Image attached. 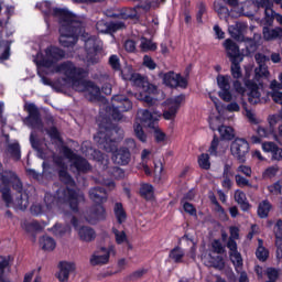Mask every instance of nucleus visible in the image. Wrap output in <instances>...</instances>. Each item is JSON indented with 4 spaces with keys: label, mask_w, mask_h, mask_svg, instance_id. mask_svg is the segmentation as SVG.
<instances>
[{
    "label": "nucleus",
    "mask_w": 282,
    "mask_h": 282,
    "mask_svg": "<svg viewBox=\"0 0 282 282\" xmlns=\"http://www.w3.org/2000/svg\"><path fill=\"white\" fill-rule=\"evenodd\" d=\"M65 58V51L56 46H48L43 53H37L34 58V63L39 68L41 67H53L54 74H63L65 78H59L55 82H51L47 77L41 75V83L53 87L56 91H65L66 89H74V91L84 93L87 100L90 102H96L102 98L100 93V87L96 86L93 82L85 80V69L78 68L72 62H64L59 65H56L58 61Z\"/></svg>",
    "instance_id": "f257e3e1"
},
{
    "label": "nucleus",
    "mask_w": 282,
    "mask_h": 282,
    "mask_svg": "<svg viewBox=\"0 0 282 282\" xmlns=\"http://www.w3.org/2000/svg\"><path fill=\"white\" fill-rule=\"evenodd\" d=\"M40 10H42L44 14H53V17L59 19V44L63 47L76 45L78 37L82 36L86 50L85 63H87V65H96V63H99L100 56H98V53L102 50V42L98 37L85 32L83 22H80L76 15L67 9H52V2L50 1L41 2Z\"/></svg>",
    "instance_id": "f03ea898"
},
{
    "label": "nucleus",
    "mask_w": 282,
    "mask_h": 282,
    "mask_svg": "<svg viewBox=\"0 0 282 282\" xmlns=\"http://www.w3.org/2000/svg\"><path fill=\"white\" fill-rule=\"evenodd\" d=\"M85 202V194L80 191H74L69 187L59 188L56 192V196L52 194H45L44 203L45 206L35 203L31 206V214L39 217V215H47V213H54V208L58 210H65L70 208L73 213L78 212V204Z\"/></svg>",
    "instance_id": "7ed1b4c3"
},
{
    "label": "nucleus",
    "mask_w": 282,
    "mask_h": 282,
    "mask_svg": "<svg viewBox=\"0 0 282 282\" xmlns=\"http://www.w3.org/2000/svg\"><path fill=\"white\" fill-rule=\"evenodd\" d=\"M124 132L120 128H109L99 124V132L94 137L95 142L99 144V149H104L107 153L112 154V162L119 166H127L131 162V152L121 148L118 150V142L122 140Z\"/></svg>",
    "instance_id": "20e7f679"
},
{
    "label": "nucleus",
    "mask_w": 282,
    "mask_h": 282,
    "mask_svg": "<svg viewBox=\"0 0 282 282\" xmlns=\"http://www.w3.org/2000/svg\"><path fill=\"white\" fill-rule=\"evenodd\" d=\"M160 118H162V112L158 110L150 111L141 109L137 112L134 133L141 142H147V134L144 133V130H142L141 124H143V127H149V129H154V138L156 142H164L166 140V134L158 128Z\"/></svg>",
    "instance_id": "39448f33"
},
{
    "label": "nucleus",
    "mask_w": 282,
    "mask_h": 282,
    "mask_svg": "<svg viewBox=\"0 0 282 282\" xmlns=\"http://www.w3.org/2000/svg\"><path fill=\"white\" fill-rule=\"evenodd\" d=\"M9 175L11 176L10 184H12L15 194L12 195V193H10V186L0 188L7 208L28 210V207L30 206V195L28 194V191L23 189V183H21V180L15 173L9 172Z\"/></svg>",
    "instance_id": "423d86ee"
},
{
    "label": "nucleus",
    "mask_w": 282,
    "mask_h": 282,
    "mask_svg": "<svg viewBox=\"0 0 282 282\" xmlns=\"http://www.w3.org/2000/svg\"><path fill=\"white\" fill-rule=\"evenodd\" d=\"M63 153L65 158L53 156V160L55 164L62 169L59 171V180L68 186H74V180H72V176L67 173V164L65 163V160H68V162H70V167L77 170L78 173H87V171L91 169V165H89L87 160L74 154L69 148L64 147Z\"/></svg>",
    "instance_id": "0eeeda50"
},
{
    "label": "nucleus",
    "mask_w": 282,
    "mask_h": 282,
    "mask_svg": "<svg viewBox=\"0 0 282 282\" xmlns=\"http://www.w3.org/2000/svg\"><path fill=\"white\" fill-rule=\"evenodd\" d=\"M126 80H130L134 87H138L139 93L134 94L137 100H143L150 107H155L158 105V99H155V94H158V86L149 83V80L142 77L140 74H131L124 77Z\"/></svg>",
    "instance_id": "6e6552de"
},
{
    "label": "nucleus",
    "mask_w": 282,
    "mask_h": 282,
    "mask_svg": "<svg viewBox=\"0 0 282 282\" xmlns=\"http://www.w3.org/2000/svg\"><path fill=\"white\" fill-rule=\"evenodd\" d=\"M89 197L97 205L86 212L85 218L88 224H96V221L105 219L107 215L105 207L101 205L107 202V192L102 187H94L89 191Z\"/></svg>",
    "instance_id": "1a4fd4ad"
},
{
    "label": "nucleus",
    "mask_w": 282,
    "mask_h": 282,
    "mask_svg": "<svg viewBox=\"0 0 282 282\" xmlns=\"http://www.w3.org/2000/svg\"><path fill=\"white\" fill-rule=\"evenodd\" d=\"M252 74V66L245 67V86L248 90V102L250 105H259L261 102V91H263V84L254 83L250 80V75Z\"/></svg>",
    "instance_id": "9d476101"
},
{
    "label": "nucleus",
    "mask_w": 282,
    "mask_h": 282,
    "mask_svg": "<svg viewBox=\"0 0 282 282\" xmlns=\"http://www.w3.org/2000/svg\"><path fill=\"white\" fill-rule=\"evenodd\" d=\"M213 250L208 253V256L203 257V261L205 265L209 268H215L216 270H224L226 262H224V257H221V252H224V245L221 241L214 240L212 242Z\"/></svg>",
    "instance_id": "9b49d317"
},
{
    "label": "nucleus",
    "mask_w": 282,
    "mask_h": 282,
    "mask_svg": "<svg viewBox=\"0 0 282 282\" xmlns=\"http://www.w3.org/2000/svg\"><path fill=\"white\" fill-rule=\"evenodd\" d=\"M246 30H248V24L246 22H236L228 26V32L231 39H235V41H239L240 43L245 42L247 45V52H252L257 50V44H254L252 39H246V36H243L246 34Z\"/></svg>",
    "instance_id": "f8f14e48"
},
{
    "label": "nucleus",
    "mask_w": 282,
    "mask_h": 282,
    "mask_svg": "<svg viewBox=\"0 0 282 282\" xmlns=\"http://www.w3.org/2000/svg\"><path fill=\"white\" fill-rule=\"evenodd\" d=\"M133 104L131 100L122 95L112 97V108H110V116L113 120H122L124 111H131Z\"/></svg>",
    "instance_id": "ddd939ff"
},
{
    "label": "nucleus",
    "mask_w": 282,
    "mask_h": 282,
    "mask_svg": "<svg viewBox=\"0 0 282 282\" xmlns=\"http://www.w3.org/2000/svg\"><path fill=\"white\" fill-rule=\"evenodd\" d=\"M216 83L219 89L218 96L224 102H231V100H235L231 86L232 77H230V75L218 74Z\"/></svg>",
    "instance_id": "4468645a"
},
{
    "label": "nucleus",
    "mask_w": 282,
    "mask_h": 282,
    "mask_svg": "<svg viewBox=\"0 0 282 282\" xmlns=\"http://www.w3.org/2000/svg\"><path fill=\"white\" fill-rule=\"evenodd\" d=\"M231 155L238 160L241 164L246 162V155L250 151V144L246 139L237 138L230 145Z\"/></svg>",
    "instance_id": "2eb2a0df"
},
{
    "label": "nucleus",
    "mask_w": 282,
    "mask_h": 282,
    "mask_svg": "<svg viewBox=\"0 0 282 282\" xmlns=\"http://www.w3.org/2000/svg\"><path fill=\"white\" fill-rule=\"evenodd\" d=\"M111 254L115 257L116 254V247L110 246L108 248L101 247L96 250L90 257V264L91 265H107L109 263V259Z\"/></svg>",
    "instance_id": "dca6fc26"
},
{
    "label": "nucleus",
    "mask_w": 282,
    "mask_h": 282,
    "mask_svg": "<svg viewBox=\"0 0 282 282\" xmlns=\"http://www.w3.org/2000/svg\"><path fill=\"white\" fill-rule=\"evenodd\" d=\"M184 102V95L172 97L165 101V109L163 110L164 120H175L177 111Z\"/></svg>",
    "instance_id": "f3484780"
},
{
    "label": "nucleus",
    "mask_w": 282,
    "mask_h": 282,
    "mask_svg": "<svg viewBox=\"0 0 282 282\" xmlns=\"http://www.w3.org/2000/svg\"><path fill=\"white\" fill-rule=\"evenodd\" d=\"M25 110L29 116L25 118L24 122L31 129H41L43 127V122L41 121V113L39 112V108L34 104H25Z\"/></svg>",
    "instance_id": "a211bd4d"
},
{
    "label": "nucleus",
    "mask_w": 282,
    "mask_h": 282,
    "mask_svg": "<svg viewBox=\"0 0 282 282\" xmlns=\"http://www.w3.org/2000/svg\"><path fill=\"white\" fill-rule=\"evenodd\" d=\"M163 83L167 87H181L182 89H186L188 86L186 77H182L180 74H175L174 72L165 73L163 75Z\"/></svg>",
    "instance_id": "6ab92c4d"
},
{
    "label": "nucleus",
    "mask_w": 282,
    "mask_h": 282,
    "mask_svg": "<svg viewBox=\"0 0 282 282\" xmlns=\"http://www.w3.org/2000/svg\"><path fill=\"white\" fill-rule=\"evenodd\" d=\"M224 47L229 61H243V55L239 51V45L235 41L227 39L224 42Z\"/></svg>",
    "instance_id": "aec40b11"
},
{
    "label": "nucleus",
    "mask_w": 282,
    "mask_h": 282,
    "mask_svg": "<svg viewBox=\"0 0 282 282\" xmlns=\"http://www.w3.org/2000/svg\"><path fill=\"white\" fill-rule=\"evenodd\" d=\"M227 248L230 250V260L232 261L237 272H239L243 265V259L241 258V253L237 251V241L228 240Z\"/></svg>",
    "instance_id": "412c9836"
},
{
    "label": "nucleus",
    "mask_w": 282,
    "mask_h": 282,
    "mask_svg": "<svg viewBox=\"0 0 282 282\" xmlns=\"http://www.w3.org/2000/svg\"><path fill=\"white\" fill-rule=\"evenodd\" d=\"M58 268H59V271L57 273L58 281L67 282L69 281V274L76 271V263L63 261L59 263Z\"/></svg>",
    "instance_id": "4be33fe9"
},
{
    "label": "nucleus",
    "mask_w": 282,
    "mask_h": 282,
    "mask_svg": "<svg viewBox=\"0 0 282 282\" xmlns=\"http://www.w3.org/2000/svg\"><path fill=\"white\" fill-rule=\"evenodd\" d=\"M238 10H242V13L235 12L234 15H231L234 19L239 17H248L250 19L254 17V13L257 12V3H254V1L241 2V6L238 7Z\"/></svg>",
    "instance_id": "5701e85b"
},
{
    "label": "nucleus",
    "mask_w": 282,
    "mask_h": 282,
    "mask_svg": "<svg viewBox=\"0 0 282 282\" xmlns=\"http://www.w3.org/2000/svg\"><path fill=\"white\" fill-rule=\"evenodd\" d=\"M262 39L264 41H282V28L275 26H263L262 29Z\"/></svg>",
    "instance_id": "b1692460"
},
{
    "label": "nucleus",
    "mask_w": 282,
    "mask_h": 282,
    "mask_svg": "<svg viewBox=\"0 0 282 282\" xmlns=\"http://www.w3.org/2000/svg\"><path fill=\"white\" fill-rule=\"evenodd\" d=\"M85 147H89V142H85L82 145V151L87 158L91 155L93 160H96L97 162H101L102 164H107V162H109V158L102 154V152L98 150H94L91 148H89L88 150H85Z\"/></svg>",
    "instance_id": "393cba45"
},
{
    "label": "nucleus",
    "mask_w": 282,
    "mask_h": 282,
    "mask_svg": "<svg viewBox=\"0 0 282 282\" xmlns=\"http://www.w3.org/2000/svg\"><path fill=\"white\" fill-rule=\"evenodd\" d=\"M214 10L217 12L219 19H224L228 23V19L232 17V10H228V7L224 4L223 0L214 2Z\"/></svg>",
    "instance_id": "a878e982"
},
{
    "label": "nucleus",
    "mask_w": 282,
    "mask_h": 282,
    "mask_svg": "<svg viewBox=\"0 0 282 282\" xmlns=\"http://www.w3.org/2000/svg\"><path fill=\"white\" fill-rule=\"evenodd\" d=\"M10 272V257H0V282H10V278L6 274Z\"/></svg>",
    "instance_id": "bb28decb"
},
{
    "label": "nucleus",
    "mask_w": 282,
    "mask_h": 282,
    "mask_svg": "<svg viewBox=\"0 0 282 282\" xmlns=\"http://www.w3.org/2000/svg\"><path fill=\"white\" fill-rule=\"evenodd\" d=\"M118 17L123 20L140 21V7L126 9Z\"/></svg>",
    "instance_id": "cd10ccee"
},
{
    "label": "nucleus",
    "mask_w": 282,
    "mask_h": 282,
    "mask_svg": "<svg viewBox=\"0 0 282 282\" xmlns=\"http://www.w3.org/2000/svg\"><path fill=\"white\" fill-rule=\"evenodd\" d=\"M78 237L82 241H94L96 239V231L91 227H80L77 229Z\"/></svg>",
    "instance_id": "c85d7f7f"
},
{
    "label": "nucleus",
    "mask_w": 282,
    "mask_h": 282,
    "mask_svg": "<svg viewBox=\"0 0 282 282\" xmlns=\"http://www.w3.org/2000/svg\"><path fill=\"white\" fill-rule=\"evenodd\" d=\"M6 153L12 158V160L19 161L21 160V145H19V142L17 141L8 143Z\"/></svg>",
    "instance_id": "c756f323"
},
{
    "label": "nucleus",
    "mask_w": 282,
    "mask_h": 282,
    "mask_svg": "<svg viewBox=\"0 0 282 282\" xmlns=\"http://www.w3.org/2000/svg\"><path fill=\"white\" fill-rule=\"evenodd\" d=\"M235 202L239 204L242 210H248L250 208V204H248V198L246 197V193L240 189H237L234 194Z\"/></svg>",
    "instance_id": "7c9ffc66"
},
{
    "label": "nucleus",
    "mask_w": 282,
    "mask_h": 282,
    "mask_svg": "<svg viewBox=\"0 0 282 282\" xmlns=\"http://www.w3.org/2000/svg\"><path fill=\"white\" fill-rule=\"evenodd\" d=\"M231 66H230V73L232 78H235V80H239V78H241L243 76V73H241V63H243V61L240 59H232L230 61Z\"/></svg>",
    "instance_id": "2f4dec72"
},
{
    "label": "nucleus",
    "mask_w": 282,
    "mask_h": 282,
    "mask_svg": "<svg viewBox=\"0 0 282 282\" xmlns=\"http://www.w3.org/2000/svg\"><path fill=\"white\" fill-rule=\"evenodd\" d=\"M113 213L118 224H124V221H127V212H124L122 203L115 204Z\"/></svg>",
    "instance_id": "473e14b6"
},
{
    "label": "nucleus",
    "mask_w": 282,
    "mask_h": 282,
    "mask_svg": "<svg viewBox=\"0 0 282 282\" xmlns=\"http://www.w3.org/2000/svg\"><path fill=\"white\" fill-rule=\"evenodd\" d=\"M140 195L141 197H144V199H153L155 195V189L153 188V185L149 183L141 184Z\"/></svg>",
    "instance_id": "72a5a7b5"
},
{
    "label": "nucleus",
    "mask_w": 282,
    "mask_h": 282,
    "mask_svg": "<svg viewBox=\"0 0 282 282\" xmlns=\"http://www.w3.org/2000/svg\"><path fill=\"white\" fill-rule=\"evenodd\" d=\"M40 245L42 247L43 250H46L47 252H52V250H54V248H56V241L54 240V238L50 237V236H44L40 239Z\"/></svg>",
    "instance_id": "f704fd0d"
},
{
    "label": "nucleus",
    "mask_w": 282,
    "mask_h": 282,
    "mask_svg": "<svg viewBox=\"0 0 282 282\" xmlns=\"http://www.w3.org/2000/svg\"><path fill=\"white\" fill-rule=\"evenodd\" d=\"M226 149H228V145H223L221 150H219V138H217V135H214V139L208 150L209 153L212 155H219V153H225Z\"/></svg>",
    "instance_id": "c9c22d12"
},
{
    "label": "nucleus",
    "mask_w": 282,
    "mask_h": 282,
    "mask_svg": "<svg viewBox=\"0 0 282 282\" xmlns=\"http://www.w3.org/2000/svg\"><path fill=\"white\" fill-rule=\"evenodd\" d=\"M272 209V205L268 200H262L258 206V216L261 219H265L268 215H270V210Z\"/></svg>",
    "instance_id": "e433bc0d"
},
{
    "label": "nucleus",
    "mask_w": 282,
    "mask_h": 282,
    "mask_svg": "<svg viewBox=\"0 0 282 282\" xmlns=\"http://www.w3.org/2000/svg\"><path fill=\"white\" fill-rule=\"evenodd\" d=\"M218 133H220L223 140H232L235 138V129L228 126L218 127Z\"/></svg>",
    "instance_id": "4c0bfd02"
},
{
    "label": "nucleus",
    "mask_w": 282,
    "mask_h": 282,
    "mask_svg": "<svg viewBox=\"0 0 282 282\" xmlns=\"http://www.w3.org/2000/svg\"><path fill=\"white\" fill-rule=\"evenodd\" d=\"M139 8V17L141 14H144L151 10V8H160V2L159 1H145L143 4L137 6Z\"/></svg>",
    "instance_id": "58836bf2"
},
{
    "label": "nucleus",
    "mask_w": 282,
    "mask_h": 282,
    "mask_svg": "<svg viewBox=\"0 0 282 282\" xmlns=\"http://www.w3.org/2000/svg\"><path fill=\"white\" fill-rule=\"evenodd\" d=\"M170 259L174 261V263H182V259H184V250L180 247H176L171 250Z\"/></svg>",
    "instance_id": "ea45409f"
},
{
    "label": "nucleus",
    "mask_w": 282,
    "mask_h": 282,
    "mask_svg": "<svg viewBox=\"0 0 282 282\" xmlns=\"http://www.w3.org/2000/svg\"><path fill=\"white\" fill-rule=\"evenodd\" d=\"M112 234L115 236V241L116 243H118V246H121V243H127L128 239L124 230H119L118 228L113 227Z\"/></svg>",
    "instance_id": "a19ab883"
},
{
    "label": "nucleus",
    "mask_w": 282,
    "mask_h": 282,
    "mask_svg": "<svg viewBox=\"0 0 282 282\" xmlns=\"http://www.w3.org/2000/svg\"><path fill=\"white\" fill-rule=\"evenodd\" d=\"M10 173H14V172H12V171L3 172L2 165L0 163V181L4 185V188H8V186H10L12 184V176L10 175Z\"/></svg>",
    "instance_id": "79ce46f5"
},
{
    "label": "nucleus",
    "mask_w": 282,
    "mask_h": 282,
    "mask_svg": "<svg viewBox=\"0 0 282 282\" xmlns=\"http://www.w3.org/2000/svg\"><path fill=\"white\" fill-rule=\"evenodd\" d=\"M198 165L204 171L210 170V155L203 153L198 156Z\"/></svg>",
    "instance_id": "37998d69"
},
{
    "label": "nucleus",
    "mask_w": 282,
    "mask_h": 282,
    "mask_svg": "<svg viewBox=\"0 0 282 282\" xmlns=\"http://www.w3.org/2000/svg\"><path fill=\"white\" fill-rule=\"evenodd\" d=\"M140 47L142 52H155V50H158V45H155V43H152L151 40L144 37L141 39Z\"/></svg>",
    "instance_id": "c03bdc74"
},
{
    "label": "nucleus",
    "mask_w": 282,
    "mask_h": 282,
    "mask_svg": "<svg viewBox=\"0 0 282 282\" xmlns=\"http://www.w3.org/2000/svg\"><path fill=\"white\" fill-rule=\"evenodd\" d=\"M21 227L26 232H34V230H41V225L37 221H23Z\"/></svg>",
    "instance_id": "a18cd8bd"
},
{
    "label": "nucleus",
    "mask_w": 282,
    "mask_h": 282,
    "mask_svg": "<svg viewBox=\"0 0 282 282\" xmlns=\"http://www.w3.org/2000/svg\"><path fill=\"white\" fill-rule=\"evenodd\" d=\"M256 256L259 261H265V259H268V250L263 247V240H259V247L256 251Z\"/></svg>",
    "instance_id": "49530a36"
},
{
    "label": "nucleus",
    "mask_w": 282,
    "mask_h": 282,
    "mask_svg": "<svg viewBox=\"0 0 282 282\" xmlns=\"http://www.w3.org/2000/svg\"><path fill=\"white\" fill-rule=\"evenodd\" d=\"M51 230L56 237H62V235H65V232L69 231V227L55 224Z\"/></svg>",
    "instance_id": "de8ad7c7"
},
{
    "label": "nucleus",
    "mask_w": 282,
    "mask_h": 282,
    "mask_svg": "<svg viewBox=\"0 0 282 282\" xmlns=\"http://www.w3.org/2000/svg\"><path fill=\"white\" fill-rule=\"evenodd\" d=\"M229 102L227 106H225V111H229V113H239L241 111V106L237 101H227Z\"/></svg>",
    "instance_id": "09e8293b"
},
{
    "label": "nucleus",
    "mask_w": 282,
    "mask_h": 282,
    "mask_svg": "<svg viewBox=\"0 0 282 282\" xmlns=\"http://www.w3.org/2000/svg\"><path fill=\"white\" fill-rule=\"evenodd\" d=\"M254 74H256V78H261L262 76H264V78H268L270 76V70H268V66L264 65H260L254 69Z\"/></svg>",
    "instance_id": "8fccbe9b"
},
{
    "label": "nucleus",
    "mask_w": 282,
    "mask_h": 282,
    "mask_svg": "<svg viewBox=\"0 0 282 282\" xmlns=\"http://www.w3.org/2000/svg\"><path fill=\"white\" fill-rule=\"evenodd\" d=\"M228 6H230L231 8V17H234L235 12H237L238 14H242V10L239 9V7L241 6V2H239L240 0H226Z\"/></svg>",
    "instance_id": "3c124183"
},
{
    "label": "nucleus",
    "mask_w": 282,
    "mask_h": 282,
    "mask_svg": "<svg viewBox=\"0 0 282 282\" xmlns=\"http://www.w3.org/2000/svg\"><path fill=\"white\" fill-rule=\"evenodd\" d=\"M232 88L236 94H239L240 96H246V86H243V84L239 79L232 82Z\"/></svg>",
    "instance_id": "603ef678"
},
{
    "label": "nucleus",
    "mask_w": 282,
    "mask_h": 282,
    "mask_svg": "<svg viewBox=\"0 0 282 282\" xmlns=\"http://www.w3.org/2000/svg\"><path fill=\"white\" fill-rule=\"evenodd\" d=\"M264 14H265V22L269 25H272L274 19H276L275 14H278V13L274 12V10H272V7H269V8L264 9Z\"/></svg>",
    "instance_id": "864d4df0"
},
{
    "label": "nucleus",
    "mask_w": 282,
    "mask_h": 282,
    "mask_svg": "<svg viewBox=\"0 0 282 282\" xmlns=\"http://www.w3.org/2000/svg\"><path fill=\"white\" fill-rule=\"evenodd\" d=\"M96 29L101 34H107L108 32H110L109 23H107L105 20H99L96 24Z\"/></svg>",
    "instance_id": "5fc2aeb1"
},
{
    "label": "nucleus",
    "mask_w": 282,
    "mask_h": 282,
    "mask_svg": "<svg viewBox=\"0 0 282 282\" xmlns=\"http://www.w3.org/2000/svg\"><path fill=\"white\" fill-rule=\"evenodd\" d=\"M276 173H279V166L278 165H273V166H270L268 167L264 172H263V177H267V178H272V177H275Z\"/></svg>",
    "instance_id": "6e6d98bb"
},
{
    "label": "nucleus",
    "mask_w": 282,
    "mask_h": 282,
    "mask_svg": "<svg viewBox=\"0 0 282 282\" xmlns=\"http://www.w3.org/2000/svg\"><path fill=\"white\" fill-rule=\"evenodd\" d=\"M245 116L251 122V124H259V120L257 119V113H254L252 110L245 107Z\"/></svg>",
    "instance_id": "4d7b16f0"
},
{
    "label": "nucleus",
    "mask_w": 282,
    "mask_h": 282,
    "mask_svg": "<svg viewBox=\"0 0 282 282\" xmlns=\"http://www.w3.org/2000/svg\"><path fill=\"white\" fill-rule=\"evenodd\" d=\"M282 120V112H278L275 115H270L268 117V122L270 127H276V123L281 122Z\"/></svg>",
    "instance_id": "13d9d810"
},
{
    "label": "nucleus",
    "mask_w": 282,
    "mask_h": 282,
    "mask_svg": "<svg viewBox=\"0 0 282 282\" xmlns=\"http://www.w3.org/2000/svg\"><path fill=\"white\" fill-rule=\"evenodd\" d=\"M236 184L237 186L243 187V186H249L250 188H252V184H250V181H248V178L237 174L236 176Z\"/></svg>",
    "instance_id": "bf43d9fd"
},
{
    "label": "nucleus",
    "mask_w": 282,
    "mask_h": 282,
    "mask_svg": "<svg viewBox=\"0 0 282 282\" xmlns=\"http://www.w3.org/2000/svg\"><path fill=\"white\" fill-rule=\"evenodd\" d=\"M110 32H118V30H124L126 25L122 21L110 22L109 23Z\"/></svg>",
    "instance_id": "052dcab7"
},
{
    "label": "nucleus",
    "mask_w": 282,
    "mask_h": 282,
    "mask_svg": "<svg viewBox=\"0 0 282 282\" xmlns=\"http://www.w3.org/2000/svg\"><path fill=\"white\" fill-rule=\"evenodd\" d=\"M109 65L110 67H112V69H120V58L118 57V55H111L109 57Z\"/></svg>",
    "instance_id": "680f3d73"
},
{
    "label": "nucleus",
    "mask_w": 282,
    "mask_h": 282,
    "mask_svg": "<svg viewBox=\"0 0 282 282\" xmlns=\"http://www.w3.org/2000/svg\"><path fill=\"white\" fill-rule=\"evenodd\" d=\"M282 184L281 182H276L268 187V191L272 193L273 195L281 194Z\"/></svg>",
    "instance_id": "e2e57ef3"
},
{
    "label": "nucleus",
    "mask_w": 282,
    "mask_h": 282,
    "mask_svg": "<svg viewBox=\"0 0 282 282\" xmlns=\"http://www.w3.org/2000/svg\"><path fill=\"white\" fill-rule=\"evenodd\" d=\"M254 59H256L257 64L259 66H261V65H265V63H268V61H270V57L265 56L264 54L258 53L254 55Z\"/></svg>",
    "instance_id": "0e129e2a"
},
{
    "label": "nucleus",
    "mask_w": 282,
    "mask_h": 282,
    "mask_svg": "<svg viewBox=\"0 0 282 282\" xmlns=\"http://www.w3.org/2000/svg\"><path fill=\"white\" fill-rule=\"evenodd\" d=\"M204 14H206V4L199 3L198 4V12L196 14V20H197L198 23H203L202 17H204Z\"/></svg>",
    "instance_id": "69168bd1"
},
{
    "label": "nucleus",
    "mask_w": 282,
    "mask_h": 282,
    "mask_svg": "<svg viewBox=\"0 0 282 282\" xmlns=\"http://www.w3.org/2000/svg\"><path fill=\"white\" fill-rule=\"evenodd\" d=\"M143 65L148 67V69H155L156 67L155 62H153V59L149 55H145L143 57Z\"/></svg>",
    "instance_id": "338daca9"
},
{
    "label": "nucleus",
    "mask_w": 282,
    "mask_h": 282,
    "mask_svg": "<svg viewBox=\"0 0 282 282\" xmlns=\"http://www.w3.org/2000/svg\"><path fill=\"white\" fill-rule=\"evenodd\" d=\"M270 89H271V91H281L282 82H278L276 79L271 80Z\"/></svg>",
    "instance_id": "774afa93"
}]
</instances>
